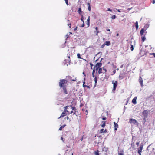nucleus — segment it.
<instances>
[{
	"mask_svg": "<svg viewBox=\"0 0 155 155\" xmlns=\"http://www.w3.org/2000/svg\"><path fill=\"white\" fill-rule=\"evenodd\" d=\"M68 85V81L65 79H60L59 82V86L60 88H62V91L65 94H68V92L67 87Z\"/></svg>",
	"mask_w": 155,
	"mask_h": 155,
	"instance_id": "obj_1",
	"label": "nucleus"
},
{
	"mask_svg": "<svg viewBox=\"0 0 155 155\" xmlns=\"http://www.w3.org/2000/svg\"><path fill=\"white\" fill-rule=\"evenodd\" d=\"M112 84L113 85V87L112 89V91L114 93V91L116 89V87L118 85V82L116 81H112Z\"/></svg>",
	"mask_w": 155,
	"mask_h": 155,
	"instance_id": "obj_2",
	"label": "nucleus"
},
{
	"mask_svg": "<svg viewBox=\"0 0 155 155\" xmlns=\"http://www.w3.org/2000/svg\"><path fill=\"white\" fill-rule=\"evenodd\" d=\"M70 109H72V111H71L70 114H73V115L76 112V109L75 107H72V106H70Z\"/></svg>",
	"mask_w": 155,
	"mask_h": 155,
	"instance_id": "obj_3",
	"label": "nucleus"
},
{
	"mask_svg": "<svg viewBox=\"0 0 155 155\" xmlns=\"http://www.w3.org/2000/svg\"><path fill=\"white\" fill-rule=\"evenodd\" d=\"M102 65V63L100 62L97 63L95 67L96 68V70L97 71L98 68H100V67H101Z\"/></svg>",
	"mask_w": 155,
	"mask_h": 155,
	"instance_id": "obj_4",
	"label": "nucleus"
},
{
	"mask_svg": "<svg viewBox=\"0 0 155 155\" xmlns=\"http://www.w3.org/2000/svg\"><path fill=\"white\" fill-rule=\"evenodd\" d=\"M143 143H142L140 144L139 148L138 149V153L141 152V151L143 149Z\"/></svg>",
	"mask_w": 155,
	"mask_h": 155,
	"instance_id": "obj_5",
	"label": "nucleus"
},
{
	"mask_svg": "<svg viewBox=\"0 0 155 155\" xmlns=\"http://www.w3.org/2000/svg\"><path fill=\"white\" fill-rule=\"evenodd\" d=\"M67 114H68L67 112L65 111H64L61 114L60 116L58 118H59L61 117H63L64 116H66Z\"/></svg>",
	"mask_w": 155,
	"mask_h": 155,
	"instance_id": "obj_6",
	"label": "nucleus"
},
{
	"mask_svg": "<svg viewBox=\"0 0 155 155\" xmlns=\"http://www.w3.org/2000/svg\"><path fill=\"white\" fill-rule=\"evenodd\" d=\"M148 113V111L147 110H145L143 112L142 114L145 118H147V117Z\"/></svg>",
	"mask_w": 155,
	"mask_h": 155,
	"instance_id": "obj_7",
	"label": "nucleus"
},
{
	"mask_svg": "<svg viewBox=\"0 0 155 155\" xmlns=\"http://www.w3.org/2000/svg\"><path fill=\"white\" fill-rule=\"evenodd\" d=\"M70 106H66L64 107V111H66L67 112V113H68V114H70V112L68 110H67V109H69V108H70Z\"/></svg>",
	"mask_w": 155,
	"mask_h": 155,
	"instance_id": "obj_8",
	"label": "nucleus"
},
{
	"mask_svg": "<svg viewBox=\"0 0 155 155\" xmlns=\"http://www.w3.org/2000/svg\"><path fill=\"white\" fill-rule=\"evenodd\" d=\"M129 122L130 123H133L134 124L137 123V124H138V123L134 119H130Z\"/></svg>",
	"mask_w": 155,
	"mask_h": 155,
	"instance_id": "obj_9",
	"label": "nucleus"
},
{
	"mask_svg": "<svg viewBox=\"0 0 155 155\" xmlns=\"http://www.w3.org/2000/svg\"><path fill=\"white\" fill-rule=\"evenodd\" d=\"M139 82L140 83L141 86L143 87V81L141 77H139Z\"/></svg>",
	"mask_w": 155,
	"mask_h": 155,
	"instance_id": "obj_10",
	"label": "nucleus"
},
{
	"mask_svg": "<svg viewBox=\"0 0 155 155\" xmlns=\"http://www.w3.org/2000/svg\"><path fill=\"white\" fill-rule=\"evenodd\" d=\"M78 14L80 15H83V12L82 11L81 8L80 7L78 10Z\"/></svg>",
	"mask_w": 155,
	"mask_h": 155,
	"instance_id": "obj_11",
	"label": "nucleus"
},
{
	"mask_svg": "<svg viewBox=\"0 0 155 155\" xmlns=\"http://www.w3.org/2000/svg\"><path fill=\"white\" fill-rule=\"evenodd\" d=\"M106 121H102L101 122V126L103 128L105 127L106 125Z\"/></svg>",
	"mask_w": 155,
	"mask_h": 155,
	"instance_id": "obj_12",
	"label": "nucleus"
},
{
	"mask_svg": "<svg viewBox=\"0 0 155 155\" xmlns=\"http://www.w3.org/2000/svg\"><path fill=\"white\" fill-rule=\"evenodd\" d=\"M114 130L116 131L117 130V128L118 127V125L115 123V122H114Z\"/></svg>",
	"mask_w": 155,
	"mask_h": 155,
	"instance_id": "obj_13",
	"label": "nucleus"
},
{
	"mask_svg": "<svg viewBox=\"0 0 155 155\" xmlns=\"http://www.w3.org/2000/svg\"><path fill=\"white\" fill-rule=\"evenodd\" d=\"M97 71H98V74H100L101 73H102V68H98Z\"/></svg>",
	"mask_w": 155,
	"mask_h": 155,
	"instance_id": "obj_14",
	"label": "nucleus"
},
{
	"mask_svg": "<svg viewBox=\"0 0 155 155\" xmlns=\"http://www.w3.org/2000/svg\"><path fill=\"white\" fill-rule=\"evenodd\" d=\"M68 79H70L71 81H75L76 80V78H75L74 79H72L71 77V76H68Z\"/></svg>",
	"mask_w": 155,
	"mask_h": 155,
	"instance_id": "obj_15",
	"label": "nucleus"
},
{
	"mask_svg": "<svg viewBox=\"0 0 155 155\" xmlns=\"http://www.w3.org/2000/svg\"><path fill=\"white\" fill-rule=\"evenodd\" d=\"M137 97H135L132 100V103L134 104L136 103Z\"/></svg>",
	"mask_w": 155,
	"mask_h": 155,
	"instance_id": "obj_16",
	"label": "nucleus"
},
{
	"mask_svg": "<svg viewBox=\"0 0 155 155\" xmlns=\"http://www.w3.org/2000/svg\"><path fill=\"white\" fill-rule=\"evenodd\" d=\"M111 43L110 41H107L105 42V45H106L107 46H109L110 45Z\"/></svg>",
	"mask_w": 155,
	"mask_h": 155,
	"instance_id": "obj_17",
	"label": "nucleus"
},
{
	"mask_svg": "<svg viewBox=\"0 0 155 155\" xmlns=\"http://www.w3.org/2000/svg\"><path fill=\"white\" fill-rule=\"evenodd\" d=\"M66 126L65 124L64 125L61 126L59 128V130H62V128H64V127Z\"/></svg>",
	"mask_w": 155,
	"mask_h": 155,
	"instance_id": "obj_18",
	"label": "nucleus"
},
{
	"mask_svg": "<svg viewBox=\"0 0 155 155\" xmlns=\"http://www.w3.org/2000/svg\"><path fill=\"white\" fill-rule=\"evenodd\" d=\"M90 16H89L88 17V18L87 19V25H88V27H89V25H90Z\"/></svg>",
	"mask_w": 155,
	"mask_h": 155,
	"instance_id": "obj_19",
	"label": "nucleus"
},
{
	"mask_svg": "<svg viewBox=\"0 0 155 155\" xmlns=\"http://www.w3.org/2000/svg\"><path fill=\"white\" fill-rule=\"evenodd\" d=\"M87 5H88V10L89 11H90L91 10V7L90 3H87Z\"/></svg>",
	"mask_w": 155,
	"mask_h": 155,
	"instance_id": "obj_20",
	"label": "nucleus"
},
{
	"mask_svg": "<svg viewBox=\"0 0 155 155\" xmlns=\"http://www.w3.org/2000/svg\"><path fill=\"white\" fill-rule=\"evenodd\" d=\"M144 30L143 28H142L141 29L140 32V33L141 36H142L144 33Z\"/></svg>",
	"mask_w": 155,
	"mask_h": 155,
	"instance_id": "obj_21",
	"label": "nucleus"
},
{
	"mask_svg": "<svg viewBox=\"0 0 155 155\" xmlns=\"http://www.w3.org/2000/svg\"><path fill=\"white\" fill-rule=\"evenodd\" d=\"M94 80L95 81V85L94 87L96 86V83H97V77H95L94 78Z\"/></svg>",
	"mask_w": 155,
	"mask_h": 155,
	"instance_id": "obj_22",
	"label": "nucleus"
},
{
	"mask_svg": "<svg viewBox=\"0 0 155 155\" xmlns=\"http://www.w3.org/2000/svg\"><path fill=\"white\" fill-rule=\"evenodd\" d=\"M95 72V70L94 69H93V71H92V76L93 77V78H94L96 77L94 75Z\"/></svg>",
	"mask_w": 155,
	"mask_h": 155,
	"instance_id": "obj_23",
	"label": "nucleus"
},
{
	"mask_svg": "<svg viewBox=\"0 0 155 155\" xmlns=\"http://www.w3.org/2000/svg\"><path fill=\"white\" fill-rule=\"evenodd\" d=\"M135 26L136 29L137 30L138 28V22L137 21H136L135 23Z\"/></svg>",
	"mask_w": 155,
	"mask_h": 155,
	"instance_id": "obj_24",
	"label": "nucleus"
},
{
	"mask_svg": "<svg viewBox=\"0 0 155 155\" xmlns=\"http://www.w3.org/2000/svg\"><path fill=\"white\" fill-rule=\"evenodd\" d=\"M99 151L98 150H97L96 151H95L94 152V153L95 155H99Z\"/></svg>",
	"mask_w": 155,
	"mask_h": 155,
	"instance_id": "obj_25",
	"label": "nucleus"
},
{
	"mask_svg": "<svg viewBox=\"0 0 155 155\" xmlns=\"http://www.w3.org/2000/svg\"><path fill=\"white\" fill-rule=\"evenodd\" d=\"M81 20L84 23V16H83V15H81Z\"/></svg>",
	"mask_w": 155,
	"mask_h": 155,
	"instance_id": "obj_26",
	"label": "nucleus"
},
{
	"mask_svg": "<svg viewBox=\"0 0 155 155\" xmlns=\"http://www.w3.org/2000/svg\"><path fill=\"white\" fill-rule=\"evenodd\" d=\"M64 120H68V121L69 122L71 121V120L69 119V117L68 116L65 117L64 118Z\"/></svg>",
	"mask_w": 155,
	"mask_h": 155,
	"instance_id": "obj_27",
	"label": "nucleus"
},
{
	"mask_svg": "<svg viewBox=\"0 0 155 155\" xmlns=\"http://www.w3.org/2000/svg\"><path fill=\"white\" fill-rule=\"evenodd\" d=\"M68 26H69V28H71V24L70 23H69V20L68 21Z\"/></svg>",
	"mask_w": 155,
	"mask_h": 155,
	"instance_id": "obj_28",
	"label": "nucleus"
},
{
	"mask_svg": "<svg viewBox=\"0 0 155 155\" xmlns=\"http://www.w3.org/2000/svg\"><path fill=\"white\" fill-rule=\"evenodd\" d=\"M94 33L96 34V35H98V34L99 33V31L97 30L96 31H94Z\"/></svg>",
	"mask_w": 155,
	"mask_h": 155,
	"instance_id": "obj_29",
	"label": "nucleus"
},
{
	"mask_svg": "<svg viewBox=\"0 0 155 155\" xmlns=\"http://www.w3.org/2000/svg\"><path fill=\"white\" fill-rule=\"evenodd\" d=\"M77 55H78V58H79V59H81V57L80 54L79 53Z\"/></svg>",
	"mask_w": 155,
	"mask_h": 155,
	"instance_id": "obj_30",
	"label": "nucleus"
},
{
	"mask_svg": "<svg viewBox=\"0 0 155 155\" xmlns=\"http://www.w3.org/2000/svg\"><path fill=\"white\" fill-rule=\"evenodd\" d=\"M149 26V25L148 24H147L145 25L144 27L145 28H148Z\"/></svg>",
	"mask_w": 155,
	"mask_h": 155,
	"instance_id": "obj_31",
	"label": "nucleus"
},
{
	"mask_svg": "<svg viewBox=\"0 0 155 155\" xmlns=\"http://www.w3.org/2000/svg\"><path fill=\"white\" fill-rule=\"evenodd\" d=\"M92 86L91 85H87V86L86 87H87L88 88H90Z\"/></svg>",
	"mask_w": 155,
	"mask_h": 155,
	"instance_id": "obj_32",
	"label": "nucleus"
},
{
	"mask_svg": "<svg viewBox=\"0 0 155 155\" xmlns=\"http://www.w3.org/2000/svg\"><path fill=\"white\" fill-rule=\"evenodd\" d=\"M116 16L115 15H113L111 17V18L113 19H115L116 18Z\"/></svg>",
	"mask_w": 155,
	"mask_h": 155,
	"instance_id": "obj_33",
	"label": "nucleus"
},
{
	"mask_svg": "<svg viewBox=\"0 0 155 155\" xmlns=\"http://www.w3.org/2000/svg\"><path fill=\"white\" fill-rule=\"evenodd\" d=\"M104 129H101L100 131V133H102L103 132H104Z\"/></svg>",
	"mask_w": 155,
	"mask_h": 155,
	"instance_id": "obj_34",
	"label": "nucleus"
},
{
	"mask_svg": "<svg viewBox=\"0 0 155 155\" xmlns=\"http://www.w3.org/2000/svg\"><path fill=\"white\" fill-rule=\"evenodd\" d=\"M142 40L143 41H145V39H146V38H145V36L142 37Z\"/></svg>",
	"mask_w": 155,
	"mask_h": 155,
	"instance_id": "obj_35",
	"label": "nucleus"
},
{
	"mask_svg": "<svg viewBox=\"0 0 155 155\" xmlns=\"http://www.w3.org/2000/svg\"><path fill=\"white\" fill-rule=\"evenodd\" d=\"M64 0L66 4H67V5H68V0Z\"/></svg>",
	"mask_w": 155,
	"mask_h": 155,
	"instance_id": "obj_36",
	"label": "nucleus"
},
{
	"mask_svg": "<svg viewBox=\"0 0 155 155\" xmlns=\"http://www.w3.org/2000/svg\"><path fill=\"white\" fill-rule=\"evenodd\" d=\"M61 139L62 140V141L63 142H64V139L62 137H61Z\"/></svg>",
	"mask_w": 155,
	"mask_h": 155,
	"instance_id": "obj_37",
	"label": "nucleus"
},
{
	"mask_svg": "<svg viewBox=\"0 0 155 155\" xmlns=\"http://www.w3.org/2000/svg\"><path fill=\"white\" fill-rule=\"evenodd\" d=\"M130 49H131V51H132L134 49V47L133 45H131V47H130Z\"/></svg>",
	"mask_w": 155,
	"mask_h": 155,
	"instance_id": "obj_38",
	"label": "nucleus"
},
{
	"mask_svg": "<svg viewBox=\"0 0 155 155\" xmlns=\"http://www.w3.org/2000/svg\"><path fill=\"white\" fill-rule=\"evenodd\" d=\"M105 46V43L103 44L101 46V48H103Z\"/></svg>",
	"mask_w": 155,
	"mask_h": 155,
	"instance_id": "obj_39",
	"label": "nucleus"
},
{
	"mask_svg": "<svg viewBox=\"0 0 155 155\" xmlns=\"http://www.w3.org/2000/svg\"><path fill=\"white\" fill-rule=\"evenodd\" d=\"M103 70L104 71L105 73L107 72V70L105 68H104Z\"/></svg>",
	"mask_w": 155,
	"mask_h": 155,
	"instance_id": "obj_40",
	"label": "nucleus"
},
{
	"mask_svg": "<svg viewBox=\"0 0 155 155\" xmlns=\"http://www.w3.org/2000/svg\"><path fill=\"white\" fill-rule=\"evenodd\" d=\"M78 27L77 26L74 29V31H76L78 30Z\"/></svg>",
	"mask_w": 155,
	"mask_h": 155,
	"instance_id": "obj_41",
	"label": "nucleus"
},
{
	"mask_svg": "<svg viewBox=\"0 0 155 155\" xmlns=\"http://www.w3.org/2000/svg\"><path fill=\"white\" fill-rule=\"evenodd\" d=\"M81 27H84V23H83V24L82 25H81Z\"/></svg>",
	"mask_w": 155,
	"mask_h": 155,
	"instance_id": "obj_42",
	"label": "nucleus"
},
{
	"mask_svg": "<svg viewBox=\"0 0 155 155\" xmlns=\"http://www.w3.org/2000/svg\"><path fill=\"white\" fill-rule=\"evenodd\" d=\"M102 119L103 120H105L106 119V118L105 117L102 118Z\"/></svg>",
	"mask_w": 155,
	"mask_h": 155,
	"instance_id": "obj_43",
	"label": "nucleus"
},
{
	"mask_svg": "<svg viewBox=\"0 0 155 155\" xmlns=\"http://www.w3.org/2000/svg\"><path fill=\"white\" fill-rule=\"evenodd\" d=\"M108 11H112V10L110 8H108L107 10Z\"/></svg>",
	"mask_w": 155,
	"mask_h": 155,
	"instance_id": "obj_44",
	"label": "nucleus"
},
{
	"mask_svg": "<svg viewBox=\"0 0 155 155\" xmlns=\"http://www.w3.org/2000/svg\"><path fill=\"white\" fill-rule=\"evenodd\" d=\"M83 104H81L80 105V107H81L82 106H83Z\"/></svg>",
	"mask_w": 155,
	"mask_h": 155,
	"instance_id": "obj_45",
	"label": "nucleus"
},
{
	"mask_svg": "<svg viewBox=\"0 0 155 155\" xmlns=\"http://www.w3.org/2000/svg\"><path fill=\"white\" fill-rule=\"evenodd\" d=\"M95 28L96 31L98 30V28L97 27H96Z\"/></svg>",
	"mask_w": 155,
	"mask_h": 155,
	"instance_id": "obj_46",
	"label": "nucleus"
},
{
	"mask_svg": "<svg viewBox=\"0 0 155 155\" xmlns=\"http://www.w3.org/2000/svg\"><path fill=\"white\" fill-rule=\"evenodd\" d=\"M83 87H86V86H87V85H85V84H83Z\"/></svg>",
	"mask_w": 155,
	"mask_h": 155,
	"instance_id": "obj_47",
	"label": "nucleus"
},
{
	"mask_svg": "<svg viewBox=\"0 0 155 155\" xmlns=\"http://www.w3.org/2000/svg\"><path fill=\"white\" fill-rule=\"evenodd\" d=\"M139 144V142H137L136 143V145H137V146H138Z\"/></svg>",
	"mask_w": 155,
	"mask_h": 155,
	"instance_id": "obj_48",
	"label": "nucleus"
},
{
	"mask_svg": "<svg viewBox=\"0 0 155 155\" xmlns=\"http://www.w3.org/2000/svg\"><path fill=\"white\" fill-rule=\"evenodd\" d=\"M116 72V70H114V71H113V74H114Z\"/></svg>",
	"mask_w": 155,
	"mask_h": 155,
	"instance_id": "obj_49",
	"label": "nucleus"
},
{
	"mask_svg": "<svg viewBox=\"0 0 155 155\" xmlns=\"http://www.w3.org/2000/svg\"><path fill=\"white\" fill-rule=\"evenodd\" d=\"M107 132V131L106 130V129H105L104 131V133H106Z\"/></svg>",
	"mask_w": 155,
	"mask_h": 155,
	"instance_id": "obj_50",
	"label": "nucleus"
},
{
	"mask_svg": "<svg viewBox=\"0 0 155 155\" xmlns=\"http://www.w3.org/2000/svg\"><path fill=\"white\" fill-rule=\"evenodd\" d=\"M153 3L154 4L155 3V0H153Z\"/></svg>",
	"mask_w": 155,
	"mask_h": 155,
	"instance_id": "obj_51",
	"label": "nucleus"
},
{
	"mask_svg": "<svg viewBox=\"0 0 155 155\" xmlns=\"http://www.w3.org/2000/svg\"><path fill=\"white\" fill-rule=\"evenodd\" d=\"M132 8H128L127 9V10H130L131 9H132Z\"/></svg>",
	"mask_w": 155,
	"mask_h": 155,
	"instance_id": "obj_52",
	"label": "nucleus"
},
{
	"mask_svg": "<svg viewBox=\"0 0 155 155\" xmlns=\"http://www.w3.org/2000/svg\"><path fill=\"white\" fill-rule=\"evenodd\" d=\"M152 54H153V55H154V57H155V53H153Z\"/></svg>",
	"mask_w": 155,
	"mask_h": 155,
	"instance_id": "obj_53",
	"label": "nucleus"
},
{
	"mask_svg": "<svg viewBox=\"0 0 155 155\" xmlns=\"http://www.w3.org/2000/svg\"><path fill=\"white\" fill-rule=\"evenodd\" d=\"M106 30L108 31H110V29H106Z\"/></svg>",
	"mask_w": 155,
	"mask_h": 155,
	"instance_id": "obj_54",
	"label": "nucleus"
},
{
	"mask_svg": "<svg viewBox=\"0 0 155 155\" xmlns=\"http://www.w3.org/2000/svg\"><path fill=\"white\" fill-rule=\"evenodd\" d=\"M119 155H123V154L121 153H119Z\"/></svg>",
	"mask_w": 155,
	"mask_h": 155,
	"instance_id": "obj_55",
	"label": "nucleus"
},
{
	"mask_svg": "<svg viewBox=\"0 0 155 155\" xmlns=\"http://www.w3.org/2000/svg\"><path fill=\"white\" fill-rule=\"evenodd\" d=\"M119 36V34L118 33H117V34H116V36Z\"/></svg>",
	"mask_w": 155,
	"mask_h": 155,
	"instance_id": "obj_56",
	"label": "nucleus"
},
{
	"mask_svg": "<svg viewBox=\"0 0 155 155\" xmlns=\"http://www.w3.org/2000/svg\"><path fill=\"white\" fill-rule=\"evenodd\" d=\"M83 74L84 75V76H85V73L84 72H83Z\"/></svg>",
	"mask_w": 155,
	"mask_h": 155,
	"instance_id": "obj_57",
	"label": "nucleus"
},
{
	"mask_svg": "<svg viewBox=\"0 0 155 155\" xmlns=\"http://www.w3.org/2000/svg\"><path fill=\"white\" fill-rule=\"evenodd\" d=\"M141 152H140V153H138L139 154V155H141Z\"/></svg>",
	"mask_w": 155,
	"mask_h": 155,
	"instance_id": "obj_58",
	"label": "nucleus"
},
{
	"mask_svg": "<svg viewBox=\"0 0 155 155\" xmlns=\"http://www.w3.org/2000/svg\"><path fill=\"white\" fill-rule=\"evenodd\" d=\"M85 84V81H84L83 82V84Z\"/></svg>",
	"mask_w": 155,
	"mask_h": 155,
	"instance_id": "obj_59",
	"label": "nucleus"
},
{
	"mask_svg": "<svg viewBox=\"0 0 155 155\" xmlns=\"http://www.w3.org/2000/svg\"><path fill=\"white\" fill-rule=\"evenodd\" d=\"M67 148H70V147L69 146H67Z\"/></svg>",
	"mask_w": 155,
	"mask_h": 155,
	"instance_id": "obj_60",
	"label": "nucleus"
},
{
	"mask_svg": "<svg viewBox=\"0 0 155 155\" xmlns=\"http://www.w3.org/2000/svg\"><path fill=\"white\" fill-rule=\"evenodd\" d=\"M118 11L119 12H120V11H119V10H118Z\"/></svg>",
	"mask_w": 155,
	"mask_h": 155,
	"instance_id": "obj_61",
	"label": "nucleus"
},
{
	"mask_svg": "<svg viewBox=\"0 0 155 155\" xmlns=\"http://www.w3.org/2000/svg\"><path fill=\"white\" fill-rule=\"evenodd\" d=\"M90 64L91 65H92V64H91V63H90Z\"/></svg>",
	"mask_w": 155,
	"mask_h": 155,
	"instance_id": "obj_62",
	"label": "nucleus"
},
{
	"mask_svg": "<svg viewBox=\"0 0 155 155\" xmlns=\"http://www.w3.org/2000/svg\"><path fill=\"white\" fill-rule=\"evenodd\" d=\"M72 155H73V153H72Z\"/></svg>",
	"mask_w": 155,
	"mask_h": 155,
	"instance_id": "obj_63",
	"label": "nucleus"
},
{
	"mask_svg": "<svg viewBox=\"0 0 155 155\" xmlns=\"http://www.w3.org/2000/svg\"><path fill=\"white\" fill-rule=\"evenodd\" d=\"M68 150H66V151H68Z\"/></svg>",
	"mask_w": 155,
	"mask_h": 155,
	"instance_id": "obj_64",
	"label": "nucleus"
}]
</instances>
